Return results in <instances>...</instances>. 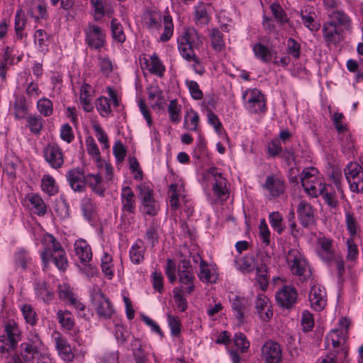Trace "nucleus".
<instances>
[{
    "instance_id": "nucleus-1",
    "label": "nucleus",
    "mask_w": 363,
    "mask_h": 363,
    "mask_svg": "<svg viewBox=\"0 0 363 363\" xmlns=\"http://www.w3.org/2000/svg\"><path fill=\"white\" fill-rule=\"evenodd\" d=\"M203 44L201 35L194 28H186L177 38L178 50L182 57L187 62H193L192 68L200 75L204 73V67L195 53Z\"/></svg>"
},
{
    "instance_id": "nucleus-2",
    "label": "nucleus",
    "mask_w": 363,
    "mask_h": 363,
    "mask_svg": "<svg viewBox=\"0 0 363 363\" xmlns=\"http://www.w3.org/2000/svg\"><path fill=\"white\" fill-rule=\"evenodd\" d=\"M5 334L0 335V357H3L17 347L21 340V331L13 320H9L4 325Z\"/></svg>"
},
{
    "instance_id": "nucleus-3",
    "label": "nucleus",
    "mask_w": 363,
    "mask_h": 363,
    "mask_svg": "<svg viewBox=\"0 0 363 363\" xmlns=\"http://www.w3.org/2000/svg\"><path fill=\"white\" fill-rule=\"evenodd\" d=\"M347 332L342 329L331 330L325 336V348L333 354L345 359L348 354V347L346 345Z\"/></svg>"
},
{
    "instance_id": "nucleus-4",
    "label": "nucleus",
    "mask_w": 363,
    "mask_h": 363,
    "mask_svg": "<svg viewBox=\"0 0 363 363\" xmlns=\"http://www.w3.org/2000/svg\"><path fill=\"white\" fill-rule=\"evenodd\" d=\"M137 190L140 201V213L149 216H156L159 212L160 206L154 198L153 189L149 185L142 183L137 186Z\"/></svg>"
},
{
    "instance_id": "nucleus-5",
    "label": "nucleus",
    "mask_w": 363,
    "mask_h": 363,
    "mask_svg": "<svg viewBox=\"0 0 363 363\" xmlns=\"http://www.w3.org/2000/svg\"><path fill=\"white\" fill-rule=\"evenodd\" d=\"M286 262L291 273L306 281L311 276L309 265L304 255L297 249L293 248L286 255Z\"/></svg>"
},
{
    "instance_id": "nucleus-6",
    "label": "nucleus",
    "mask_w": 363,
    "mask_h": 363,
    "mask_svg": "<svg viewBox=\"0 0 363 363\" xmlns=\"http://www.w3.org/2000/svg\"><path fill=\"white\" fill-rule=\"evenodd\" d=\"M178 277L180 286L177 288L183 289L186 294L190 295L195 289L196 278L189 260L184 259L180 261L178 266Z\"/></svg>"
},
{
    "instance_id": "nucleus-7",
    "label": "nucleus",
    "mask_w": 363,
    "mask_h": 363,
    "mask_svg": "<svg viewBox=\"0 0 363 363\" xmlns=\"http://www.w3.org/2000/svg\"><path fill=\"white\" fill-rule=\"evenodd\" d=\"M245 107L252 113H264L267 110L264 95L257 89H248L242 95Z\"/></svg>"
},
{
    "instance_id": "nucleus-8",
    "label": "nucleus",
    "mask_w": 363,
    "mask_h": 363,
    "mask_svg": "<svg viewBox=\"0 0 363 363\" xmlns=\"http://www.w3.org/2000/svg\"><path fill=\"white\" fill-rule=\"evenodd\" d=\"M345 174L350 190L354 193L363 192V170L357 162H350L345 168Z\"/></svg>"
},
{
    "instance_id": "nucleus-9",
    "label": "nucleus",
    "mask_w": 363,
    "mask_h": 363,
    "mask_svg": "<svg viewBox=\"0 0 363 363\" xmlns=\"http://www.w3.org/2000/svg\"><path fill=\"white\" fill-rule=\"evenodd\" d=\"M85 43L91 50H100L106 43V33L97 25L89 23L84 29Z\"/></svg>"
},
{
    "instance_id": "nucleus-10",
    "label": "nucleus",
    "mask_w": 363,
    "mask_h": 363,
    "mask_svg": "<svg viewBox=\"0 0 363 363\" xmlns=\"http://www.w3.org/2000/svg\"><path fill=\"white\" fill-rule=\"evenodd\" d=\"M41 244L43 249L40 252V258L43 267L46 268L51 261L52 255L62 247L54 235L50 233H45L43 235Z\"/></svg>"
},
{
    "instance_id": "nucleus-11",
    "label": "nucleus",
    "mask_w": 363,
    "mask_h": 363,
    "mask_svg": "<svg viewBox=\"0 0 363 363\" xmlns=\"http://www.w3.org/2000/svg\"><path fill=\"white\" fill-rule=\"evenodd\" d=\"M275 298L281 308L291 310L297 303L298 292L294 286L285 285L276 292Z\"/></svg>"
},
{
    "instance_id": "nucleus-12",
    "label": "nucleus",
    "mask_w": 363,
    "mask_h": 363,
    "mask_svg": "<svg viewBox=\"0 0 363 363\" xmlns=\"http://www.w3.org/2000/svg\"><path fill=\"white\" fill-rule=\"evenodd\" d=\"M45 160L55 169L62 167L65 155L62 148L55 143H48L43 150Z\"/></svg>"
},
{
    "instance_id": "nucleus-13",
    "label": "nucleus",
    "mask_w": 363,
    "mask_h": 363,
    "mask_svg": "<svg viewBox=\"0 0 363 363\" xmlns=\"http://www.w3.org/2000/svg\"><path fill=\"white\" fill-rule=\"evenodd\" d=\"M262 187L267 191L270 199L277 198L285 191V181L281 177L272 174L267 177Z\"/></svg>"
},
{
    "instance_id": "nucleus-14",
    "label": "nucleus",
    "mask_w": 363,
    "mask_h": 363,
    "mask_svg": "<svg viewBox=\"0 0 363 363\" xmlns=\"http://www.w3.org/2000/svg\"><path fill=\"white\" fill-rule=\"evenodd\" d=\"M261 352L265 363H281L282 361V348L277 342L267 341L262 345Z\"/></svg>"
},
{
    "instance_id": "nucleus-15",
    "label": "nucleus",
    "mask_w": 363,
    "mask_h": 363,
    "mask_svg": "<svg viewBox=\"0 0 363 363\" xmlns=\"http://www.w3.org/2000/svg\"><path fill=\"white\" fill-rule=\"evenodd\" d=\"M207 174L211 175L213 178L212 184V189L214 194L218 197L228 196L229 191L228 189V180L225 178L218 169L216 167L209 168Z\"/></svg>"
},
{
    "instance_id": "nucleus-16",
    "label": "nucleus",
    "mask_w": 363,
    "mask_h": 363,
    "mask_svg": "<svg viewBox=\"0 0 363 363\" xmlns=\"http://www.w3.org/2000/svg\"><path fill=\"white\" fill-rule=\"evenodd\" d=\"M66 179L70 188L75 192L82 193L86 190V175L84 169L75 167L69 169Z\"/></svg>"
},
{
    "instance_id": "nucleus-17",
    "label": "nucleus",
    "mask_w": 363,
    "mask_h": 363,
    "mask_svg": "<svg viewBox=\"0 0 363 363\" xmlns=\"http://www.w3.org/2000/svg\"><path fill=\"white\" fill-rule=\"evenodd\" d=\"M55 341V347L57 351L59 357L65 362L69 363L73 361L74 354L67 339L59 332H55L52 334Z\"/></svg>"
},
{
    "instance_id": "nucleus-18",
    "label": "nucleus",
    "mask_w": 363,
    "mask_h": 363,
    "mask_svg": "<svg viewBox=\"0 0 363 363\" xmlns=\"http://www.w3.org/2000/svg\"><path fill=\"white\" fill-rule=\"evenodd\" d=\"M297 213L301 225L308 228L315 224L314 209L306 201H301L297 206Z\"/></svg>"
},
{
    "instance_id": "nucleus-19",
    "label": "nucleus",
    "mask_w": 363,
    "mask_h": 363,
    "mask_svg": "<svg viewBox=\"0 0 363 363\" xmlns=\"http://www.w3.org/2000/svg\"><path fill=\"white\" fill-rule=\"evenodd\" d=\"M311 307L317 311H322L326 305V292L320 285H313L309 294Z\"/></svg>"
},
{
    "instance_id": "nucleus-20",
    "label": "nucleus",
    "mask_w": 363,
    "mask_h": 363,
    "mask_svg": "<svg viewBox=\"0 0 363 363\" xmlns=\"http://www.w3.org/2000/svg\"><path fill=\"white\" fill-rule=\"evenodd\" d=\"M121 211L125 214H133L136 210L135 196L130 186H124L121 194Z\"/></svg>"
},
{
    "instance_id": "nucleus-21",
    "label": "nucleus",
    "mask_w": 363,
    "mask_h": 363,
    "mask_svg": "<svg viewBox=\"0 0 363 363\" xmlns=\"http://www.w3.org/2000/svg\"><path fill=\"white\" fill-rule=\"evenodd\" d=\"M26 13L33 18L35 23L48 18L46 4L40 0H33L28 6Z\"/></svg>"
},
{
    "instance_id": "nucleus-22",
    "label": "nucleus",
    "mask_w": 363,
    "mask_h": 363,
    "mask_svg": "<svg viewBox=\"0 0 363 363\" xmlns=\"http://www.w3.org/2000/svg\"><path fill=\"white\" fill-rule=\"evenodd\" d=\"M333 240L325 236L317 239L319 248L317 250L318 256L325 262H330L335 257V251L333 249Z\"/></svg>"
},
{
    "instance_id": "nucleus-23",
    "label": "nucleus",
    "mask_w": 363,
    "mask_h": 363,
    "mask_svg": "<svg viewBox=\"0 0 363 363\" xmlns=\"http://www.w3.org/2000/svg\"><path fill=\"white\" fill-rule=\"evenodd\" d=\"M197 276L201 281L207 284L216 283L218 277L216 269L213 266L208 264L202 258H200L199 271Z\"/></svg>"
},
{
    "instance_id": "nucleus-24",
    "label": "nucleus",
    "mask_w": 363,
    "mask_h": 363,
    "mask_svg": "<svg viewBox=\"0 0 363 363\" xmlns=\"http://www.w3.org/2000/svg\"><path fill=\"white\" fill-rule=\"evenodd\" d=\"M345 224L349 237H357L361 230V225L356 213L351 207L345 208Z\"/></svg>"
},
{
    "instance_id": "nucleus-25",
    "label": "nucleus",
    "mask_w": 363,
    "mask_h": 363,
    "mask_svg": "<svg viewBox=\"0 0 363 363\" xmlns=\"http://www.w3.org/2000/svg\"><path fill=\"white\" fill-rule=\"evenodd\" d=\"M96 311L99 317L109 318L114 313V308L108 298L100 291L96 295Z\"/></svg>"
},
{
    "instance_id": "nucleus-26",
    "label": "nucleus",
    "mask_w": 363,
    "mask_h": 363,
    "mask_svg": "<svg viewBox=\"0 0 363 363\" xmlns=\"http://www.w3.org/2000/svg\"><path fill=\"white\" fill-rule=\"evenodd\" d=\"M255 308L259 318L264 321H268L273 315V311L269 299L263 294H259L255 301Z\"/></svg>"
},
{
    "instance_id": "nucleus-27",
    "label": "nucleus",
    "mask_w": 363,
    "mask_h": 363,
    "mask_svg": "<svg viewBox=\"0 0 363 363\" xmlns=\"http://www.w3.org/2000/svg\"><path fill=\"white\" fill-rule=\"evenodd\" d=\"M94 94V91L90 84L84 83L81 86L79 90V103L85 112H91L94 109L92 104Z\"/></svg>"
},
{
    "instance_id": "nucleus-28",
    "label": "nucleus",
    "mask_w": 363,
    "mask_h": 363,
    "mask_svg": "<svg viewBox=\"0 0 363 363\" xmlns=\"http://www.w3.org/2000/svg\"><path fill=\"white\" fill-rule=\"evenodd\" d=\"M34 291L35 297L47 305H49L54 299V291L45 281L36 282L34 286Z\"/></svg>"
},
{
    "instance_id": "nucleus-29",
    "label": "nucleus",
    "mask_w": 363,
    "mask_h": 363,
    "mask_svg": "<svg viewBox=\"0 0 363 363\" xmlns=\"http://www.w3.org/2000/svg\"><path fill=\"white\" fill-rule=\"evenodd\" d=\"M74 250L82 264H86L91 261L92 258L91 248L85 240H76L74 244Z\"/></svg>"
},
{
    "instance_id": "nucleus-30",
    "label": "nucleus",
    "mask_w": 363,
    "mask_h": 363,
    "mask_svg": "<svg viewBox=\"0 0 363 363\" xmlns=\"http://www.w3.org/2000/svg\"><path fill=\"white\" fill-rule=\"evenodd\" d=\"M146 247L143 240L138 239L130 247L129 257L132 263L140 264L145 259Z\"/></svg>"
},
{
    "instance_id": "nucleus-31",
    "label": "nucleus",
    "mask_w": 363,
    "mask_h": 363,
    "mask_svg": "<svg viewBox=\"0 0 363 363\" xmlns=\"http://www.w3.org/2000/svg\"><path fill=\"white\" fill-rule=\"evenodd\" d=\"M247 301L244 297L236 296L232 300V311L239 323H242L247 309Z\"/></svg>"
},
{
    "instance_id": "nucleus-32",
    "label": "nucleus",
    "mask_w": 363,
    "mask_h": 363,
    "mask_svg": "<svg viewBox=\"0 0 363 363\" xmlns=\"http://www.w3.org/2000/svg\"><path fill=\"white\" fill-rule=\"evenodd\" d=\"M145 64L146 67H148V71L151 74H155L160 78L164 77L165 67L157 54L154 53L152 55L150 60L145 58Z\"/></svg>"
},
{
    "instance_id": "nucleus-33",
    "label": "nucleus",
    "mask_w": 363,
    "mask_h": 363,
    "mask_svg": "<svg viewBox=\"0 0 363 363\" xmlns=\"http://www.w3.org/2000/svg\"><path fill=\"white\" fill-rule=\"evenodd\" d=\"M209 6L203 2H199L194 6V21L196 24L200 26L207 25L211 20V16L208 12Z\"/></svg>"
},
{
    "instance_id": "nucleus-34",
    "label": "nucleus",
    "mask_w": 363,
    "mask_h": 363,
    "mask_svg": "<svg viewBox=\"0 0 363 363\" xmlns=\"http://www.w3.org/2000/svg\"><path fill=\"white\" fill-rule=\"evenodd\" d=\"M26 199L32 205L36 215L43 216L47 213V206L40 195L33 193L28 194Z\"/></svg>"
},
{
    "instance_id": "nucleus-35",
    "label": "nucleus",
    "mask_w": 363,
    "mask_h": 363,
    "mask_svg": "<svg viewBox=\"0 0 363 363\" xmlns=\"http://www.w3.org/2000/svg\"><path fill=\"white\" fill-rule=\"evenodd\" d=\"M253 53L257 59L263 63L269 62L273 57V52L261 43H255L252 47Z\"/></svg>"
},
{
    "instance_id": "nucleus-36",
    "label": "nucleus",
    "mask_w": 363,
    "mask_h": 363,
    "mask_svg": "<svg viewBox=\"0 0 363 363\" xmlns=\"http://www.w3.org/2000/svg\"><path fill=\"white\" fill-rule=\"evenodd\" d=\"M323 37L328 44H336L340 41V34L333 22L325 23L323 28Z\"/></svg>"
},
{
    "instance_id": "nucleus-37",
    "label": "nucleus",
    "mask_w": 363,
    "mask_h": 363,
    "mask_svg": "<svg viewBox=\"0 0 363 363\" xmlns=\"http://www.w3.org/2000/svg\"><path fill=\"white\" fill-rule=\"evenodd\" d=\"M89 185L91 190L99 195L104 196L105 188L102 184V179L99 174H88L86 175V185Z\"/></svg>"
},
{
    "instance_id": "nucleus-38",
    "label": "nucleus",
    "mask_w": 363,
    "mask_h": 363,
    "mask_svg": "<svg viewBox=\"0 0 363 363\" xmlns=\"http://www.w3.org/2000/svg\"><path fill=\"white\" fill-rule=\"evenodd\" d=\"M161 228L159 224L152 222L147 227L145 238L147 242L150 243L151 247H154L159 242Z\"/></svg>"
},
{
    "instance_id": "nucleus-39",
    "label": "nucleus",
    "mask_w": 363,
    "mask_h": 363,
    "mask_svg": "<svg viewBox=\"0 0 363 363\" xmlns=\"http://www.w3.org/2000/svg\"><path fill=\"white\" fill-rule=\"evenodd\" d=\"M26 23L27 18L24 13L22 12V9H18L15 15L14 25V29L17 39L22 40L26 35V34L23 33Z\"/></svg>"
},
{
    "instance_id": "nucleus-40",
    "label": "nucleus",
    "mask_w": 363,
    "mask_h": 363,
    "mask_svg": "<svg viewBox=\"0 0 363 363\" xmlns=\"http://www.w3.org/2000/svg\"><path fill=\"white\" fill-rule=\"evenodd\" d=\"M303 184V189L309 195L313 197H317L323 194L325 191H326L330 186H326L323 184L322 179H316L315 186H309L308 182L305 181Z\"/></svg>"
},
{
    "instance_id": "nucleus-41",
    "label": "nucleus",
    "mask_w": 363,
    "mask_h": 363,
    "mask_svg": "<svg viewBox=\"0 0 363 363\" xmlns=\"http://www.w3.org/2000/svg\"><path fill=\"white\" fill-rule=\"evenodd\" d=\"M27 126L35 135H40L43 128L44 121L39 115H29L26 117Z\"/></svg>"
},
{
    "instance_id": "nucleus-42",
    "label": "nucleus",
    "mask_w": 363,
    "mask_h": 363,
    "mask_svg": "<svg viewBox=\"0 0 363 363\" xmlns=\"http://www.w3.org/2000/svg\"><path fill=\"white\" fill-rule=\"evenodd\" d=\"M41 189L49 196H54L58 193V186L55 179L49 174H45L41 179Z\"/></svg>"
},
{
    "instance_id": "nucleus-43",
    "label": "nucleus",
    "mask_w": 363,
    "mask_h": 363,
    "mask_svg": "<svg viewBox=\"0 0 363 363\" xmlns=\"http://www.w3.org/2000/svg\"><path fill=\"white\" fill-rule=\"evenodd\" d=\"M145 23L147 29L150 30H157L161 27L162 16L157 11H148L145 15Z\"/></svg>"
},
{
    "instance_id": "nucleus-44",
    "label": "nucleus",
    "mask_w": 363,
    "mask_h": 363,
    "mask_svg": "<svg viewBox=\"0 0 363 363\" xmlns=\"http://www.w3.org/2000/svg\"><path fill=\"white\" fill-rule=\"evenodd\" d=\"M58 322L65 330H71L74 325V319L71 312L67 310H60L57 313Z\"/></svg>"
},
{
    "instance_id": "nucleus-45",
    "label": "nucleus",
    "mask_w": 363,
    "mask_h": 363,
    "mask_svg": "<svg viewBox=\"0 0 363 363\" xmlns=\"http://www.w3.org/2000/svg\"><path fill=\"white\" fill-rule=\"evenodd\" d=\"M236 267L241 272H250L254 269L255 257L252 255H246L235 260Z\"/></svg>"
},
{
    "instance_id": "nucleus-46",
    "label": "nucleus",
    "mask_w": 363,
    "mask_h": 363,
    "mask_svg": "<svg viewBox=\"0 0 363 363\" xmlns=\"http://www.w3.org/2000/svg\"><path fill=\"white\" fill-rule=\"evenodd\" d=\"M164 29L160 37V41L165 43L169 41L174 33V24L172 18L169 14L163 16Z\"/></svg>"
},
{
    "instance_id": "nucleus-47",
    "label": "nucleus",
    "mask_w": 363,
    "mask_h": 363,
    "mask_svg": "<svg viewBox=\"0 0 363 363\" xmlns=\"http://www.w3.org/2000/svg\"><path fill=\"white\" fill-rule=\"evenodd\" d=\"M211 46L216 52H220L225 48L223 35L218 28H213L209 34Z\"/></svg>"
},
{
    "instance_id": "nucleus-48",
    "label": "nucleus",
    "mask_w": 363,
    "mask_h": 363,
    "mask_svg": "<svg viewBox=\"0 0 363 363\" xmlns=\"http://www.w3.org/2000/svg\"><path fill=\"white\" fill-rule=\"evenodd\" d=\"M96 108L102 117L108 118L113 116L110 100L105 96H100L96 99Z\"/></svg>"
},
{
    "instance_id": "nucleus-49",
    "label": "nucleus",
    "mask_w": 363,
    "mask_h": 363,
    "mask_svg": "<svg viewBox=\"0 0 363 363\" xmlns=\"http://www.w3.org/2000/svg\"><path fill=\"white\" fill-rule=\"evenodd\" d=\"M111 30L112 38L114 40L123 43L126 40L123 27L116 18H113L111 22Z\"/></svg>"
},
{
    "instance_id": "nucleus-50",
    "label": "nucleus",
    "mask_w": 363,
    "mask_h": 363,
    "mask_svg": "<svg viewBox=\"0 0 363 363\" xmlns=\"http://www.w3.org/2000/svg\"><path fill=\"white\" fill-rule=\"evenodd\" d=\"M60 271H65L68 267L67 254L64 248H61L52 255L51 261Z\"/></svg>"
},
{
    "instance_id": "nucleus-51",
    "label": "nucleus",
    "mask_w": 363,
    "mask_h": 363,
    "mask_svg": "<svg viewBox=\"0 0 363 363\" xmlns=\"http://www.w3.org/2000/svg\"><path fill=\"white\" fill-rule=\"evenodd\" d=\"M268 272L266 264H261L256 268V279L259 283V286L262 291L267 289L269 281H268Z\"/></svg>"
},
{
    "instance_id": "nucleus-52",
    "label": "nucleus",
    "mask_w": 363,
    "mask_h": 363,
    "mask_svg": "<svg viewBox=\"0 0 363 363\" xmlns=\"http://www.w3.org/2000/svg\"><path fill=\"white\" fill-rule=\"evenodd\" d=\"M36 106L38 112L45 117L50 116L53 113L52 101L48 98L40 99Z\"/></svg>"
},
{
    "instance_id": "nucleus-53",
    "label": "nucleus",
    "mask_w": 363,
    "mask_h": 363,
    "mask_svg": "<svg viewBox=\"0 0 363 363\" xmlns=\"http://www.w3.org/2000/svg\"><path fill=\"white\" fill-rule=\"evenodd\" d=\"M199 122V114L194 110H191L184 118V128L191 130L198 131V126Z\"/></svg>"
},
{
    "instance_id": "nucleus-54",
    "label": "nucleus",
    "mask_w": 363,
    "mask_h": 363,
    "mask_svg": "<svg viewBox=\"0 0 363 363\" xmlns=\"http://www.w3.org/2000/svg\"><path fill=\"white\" fill-rule=\"evenodd\" d=\"M167 111L172 123H179L181 121V106L178 104L177 99L170 101Z\"/></svg>"
},
{
    "instance_id": "nucleus-55",
    "label": "nucleus",
    "mask_w": 363,
    "mask_h": 363,
    "mask_svg": "<svg viewBox=\"0 0 363 363\" xmlns=\"http://www.w3.org/2000/svg\"><path fill=\"white\" fill-rule=\"evenodd\" d=\"M112 257L107 252H105L101 257V269L105 276L108 277V279H111L114 275L113 274V265L112 264Z\"/></svg>"
},
{
    "instance_id": "nucleus-56",
    "label": "nucleus",
    "mask_w": 363,
    "mask_h": 363,
    "mask_svg": "<svg viewBox=\"0 0 363 363\" xmlns=\"http://www.w3.org/2000/svg\"><path fill=\"white\" fill-rule=\"evenodd\" d=\"M356 237H349L346 240L347 246V256L346 259L347 261L353 262L355 261L359 255V250L357 245L354 242V238Z\"/></svg>"
},
{
    "instance_id": "nucleus-57",
    "label": "nucleus",
    "mask_w": 363,
    "mask_h": 363,
    "mask_svg": "<svg viewBox=\"0 0 363 363\" xmlns=\"http://www.w3.org/2000/svg\"><path fill=\"white\" fill-rule=\"evenodd\" d=\"M270 9L274 18L281 24L284 25L289 21L286 13L279 3H272Z\"/></svg>"
},
{
    "instance_id": "nucleus-58",
    "label": "nucleus",
    "mask_w": 363,
    "mask_h": 363,
    "mask_svg": "<svg viewBox=\"0 0 363 363\" xmlns=\"http://www.w3.org/2000/svg\"><path fill=\"white\" fill-rule=\"evenodd\" d=\"M21 354L22 358L26 362L33 361L35 358V356L39 352L40 350L29 345V342H24L21 344Z\"/></svg>"
},
{
    "instance_id": "nucleus-59",
    "label": "nucleus",
    "mask_w": 363,
    "mask_h": 363,
    "mask_svg": "<svg viewBox=\"0 0 363 363\" xmlns=\"http://www.w3.org/2000/svg\"><path fill=\"white\" fill-rule=\"evenodd\" d=\"M174 299L177 308L180 311L184 312L188 308V303L186 299L184 298V295H186L183 289L174 288L173 289Z\"/></svg>"
},
{
    "instance_id": "nucleus-60",
    "label": "nucleus",
    "mask_w": 363,
    "mask_h": 363,
    "mask_svg": "<svg viewBox=\"0 0 363 363\" xmlns=\"http://www.w3.org/2000/svg\"><path fill=\"white\" fill-rule=\"evenodd\" d=\"M269 220L272 228L277 231L278 234H281L284 230V226L283 225V218L281 215L277 211L272 212L269 214Z\"/></svg>"
},
{
    "instance_id": "nucleus-61",
    "label": "nucleus",
    "mask_w": 363,
    "mask_h": 363,
    "mask_svg": "<svg viewBox=\"0 0 363 363\" xmlns=\"http://www.w3.org/2000/svg\"><path fill=\"white\" fill-rule=\"evenodd\" d=\"M21 311L26 323L35 325L37 323V314L34 308L30 304H24L21 307Z\"/></svg>"
},
{
    "instance_id": "nucleus-62",
    "label": "nucleus",
    "mask_w": 363,
    "mask_h": 363,
    "mask_svg": "<svg viewBox=\"0 0 363 363\" xmlns=\"http://www.w3.org/2000/svg\"><path fill=\"white\" fill-rule=\"evenodd\" d=\"M301 44L292 38H289L286 41V52L291 55L295 60H298L301 56Z\"/></svg>"
},
{
    "instance_id": "nucleus-63",
    "label": "nucleus",
    "mask_w": 363,
    "mask_h": 363,
    "mask_svg": "<svg viewBox=\"0 0 363 363\" xmlns=\"http://www.w3.org/2000/svg\"><path fill=\"white\" fill-rule=\"evenodd\" d=\"M168 325L171 330V335L174 337H178L181 334L182 323L177 316L167 315Z\"/></svg>"
},
{
    "instance_id": "nucleus-64",
    "label": "nucleus",
    "mask_w": 363,
    "mask_h": 363,
    "mask_svg": "<svg viewBox=\"0 0 363 363\" xmlns=\"http://www.w3.org/2000/svg\"><path fill=\"white\" fill-rule=\"evenodd\" d=\"M31 262V258L27 251L20 250L15 254V262L17 266L21 267L22 269H26L28 267V264Z\"/></svg>"
}]
</instances>
